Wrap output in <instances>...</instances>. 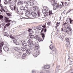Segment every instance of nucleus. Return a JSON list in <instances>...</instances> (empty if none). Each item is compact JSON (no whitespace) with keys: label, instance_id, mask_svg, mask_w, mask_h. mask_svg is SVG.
Instances as JSON below:
<instances>
[{"label":"nucleus","instance_id":"a211bd4d","mask_svg":"<svg viewBox=\"0 0 73 73\" xmlns=\"http://www.w3.org/2000/svg\"><path fill=\"white\" fill-rule=\"evenodd\" d=\"M39 36H38V35H36L35 36V40L34 41V42L36 41V40H38V38L39 37Z\"/></svg>","mask_w":73,"mask_h":73},{"label":"nucleus","instance_id":"9b49d317","mask_svg":"<svg viewBox=\"0 0 73 73\" xmlns=\"http://www.w3.org/2000/svg\"><path fill=\"white\" fill-rule=\"evenodd\" d=\"M3 49L5 52H8L9 50V48L7 46H5L3 47Z\"/></svg>","mask_w":73,"mask_h":73},{"label":"nucleus","instance_id":"de8ad7c7","mask_svg":"<svg viewBox=\"0 0 73 73\" xmlns=\"http://www.w3.org/2000/svg\"><path fill=\"white\" fill-rule=\"evenodd\" d=\"M69 32V31L68 30H66L65 31H64V32L65 33H68Z\"/></svg>","mask_w":73,"mask_h":73},{"label":"nucleus","instance_id":"774afa93","mask_svg":"<svg viewBox=\"0 0 73 73\" xmlns=\"http://www.w3.org/2000/svg\"><path fill=\"white\" fill-rule=\"evenodd\" d=\"M61 31H62H62H63V29L62 28L61 29Z\"/></svg>","mask_w":73,"mask_h":73},{"label":"nucleus","instance_id":"0eeeda50","mask_svg":"<svg viewBox=\"0 0 73 73\" xmlns=\"http://www.w3.org/2000/svg\"><path fill=\"white\" fill-rule=\"evenodd\" d=\"M33 9L34 11H38L39 9V8L36 6H34L33 7Z\"/></svg>","mask_w":73,"mask_h":73},{"label":"nucleus","instance_id":"680f3d73","mask_svg":"<svg viewBox=\"0 0 73 73\" xmlns=\"http://www.w3.org/2000/svg\"><path fill=\"white\" fill-rule=\"evenodd\" d=\"M25 42V40H22L21 41V42Z\"/></svg>","mask_w":73,"mask_h":73},{"label":"nucleus","instance_id":"7c9ffc66","mask_svg":"<svg viewBox=\"0 0 73 73\" xmlns=\"http://www.w3.org/2000/svg\"><path fill=\"white\" fill-rule=\"evenodd\" d=\"M73 11V9H70L69 10H68V11L66 13V15H67V14H68V13H69V12H70V11Z\"/></svg>","mask_w":73,"mask_h":73},{"label":"nucleus","instance_id":"20e7f679","mask_svg":"<svg viewBox=\"0 0 73 73\" xmlns=\"http://www.w3.org/2000/svg\"><path fill=\"white\" fill-rule=\"evenodd\" d=\"M39 54H40V51L38 50H36V53H34L33 54L34 57H36L38 55H39Z\"/></svg>","mask_w":73,"mask_h":73},{"label":"nucleus","instance_id":"dca6fc26","mask_svg":"<svg viewBox=\"0 0 73 73\" xmlns=\"http://www.w3.org/2000/svg\"><path fill=\"white\" fill-rule=\"evenodd\" d=\"M5 18L6 19L5 22L6 23H7V22H10L11 21V20H9V18L5 17Z\"/></svg>","mask_w":73,"mask_h":73},{"label":"nucleus","instance_id":"e433bc0d","mask_svg":"<svg viewBox=\"0 0 73 73\" xmlns=\"http://www.w3.org/2000/svg\"><path fill=\"white\" fill-rule=\"evenodd\" d=\"M67 42H66V44L67 45V46H68V45H69L70 44V42L69 41L68 42V43H67Z\"/></svg>","mask_w":73,"mask_h":73},{"label":"nucleus","instance_id":"f03ea898","mask_svg":"<svg viewBox=\"0 0 73 73\" xmlns=\"http://www.w3.org/2000/svg\"><path fill=\"white\" fill-rule=\"evenodd\" d=\"M9 7L12 11H15V12L18 14H19V10H18V7L16 8V5H11L9 6Z\"/></svg>","mask_w":73,"mask_h":73},{"label":"nucleus","instance_id":"f8f14e48","mask_svg":"<svg viewBox=\"0 0 73 73\" xmlns=\"http://www.w3.org/2000/svg\"><path fill=\"white\" fill-rule=\"evenodd\" d=\"M28 31L29 34H30L31 35H33L34 33L33 31H32V30L30 29H29Z\"/></svg>","mask_w":73,"mask_h":73},{"label":"nucleus","instance_id":"5fc2aeb1","mask_svg":"<svg viewBox=\"0 0 73 73\" xmlns=\"http://www.w3.org/2000/svg\"><path fill=\"white\" fill-rule=\"evenodd\" d=\"M25 8H28V5H25Z\"/></svg>","mask_w":73,"mask_h":73},{"label":"nucleus","instance_id":"1a4fd4ad","mask_svg":"<svg viewBox=\"0 0 73 73\" xmlns=\"http://www.w3.org/2000/svg\"><path fill=\"white\" fill-rule=\"evenodd\" d=\"M3 45H4V44H3V42H1L0 44V53H2V50H1V49H2V48L3 47Z\"/></svg>","mask_w":73,"mask_h":73},{"label":"nucleus","instance_id":"0e129e2a","mask_svg":"<svg viewBox=\"0 0 73 73\" xmlns=\"http://www.w3.org/2000/svg\"><path fill=\"white\" fill-rule=\"evenodd\" d=\"M2 11H3V12H5V10H4V9H2Z\"/></svg>","mask_w":73,"mask_h":73},{"label":"nucleus","instance_id":"6ab92c4d","mask_svg":"<svg viewBox=\"0 0 73 73\" xmlns=\"http://www.w3.org/2000/svg\"><path fill=\"white\" fill-rule=\"evenodd\" d=\"M14 49V50H16V51H17V52L20 50V48H19L18 47L15 48Z\"/></svg>","mask_w":73,"mask_h":73},{"label":"nucleus","instance_id":"f704fd0d","mask_svg":"<svg viewBox=\"0 0 73 73\" xmlns=\"http://www.w3.org/2000/svg\"><path fill=\"white\" fill-rule=\"evenodd\" d=\"M46 10H45V9H44L42 10V12L44 14L46 12Z\"/></svg>","mask_w":73,"mask_h":73},{"label":"nucleus","instance_id":"4d7b16f0","mask_svg":"<svg viewBox=\"0 0 73 73\" xmlns=\"http://www.w3.org/2000/svg\"><path fill=\"white\" fill-rule=\"evenodd\" d=\"M32 73H36V72H35V71H34V70H32Z\"/></svg>","mask_w":73,"mask_h":73},{"label":"nucleus","instance_id":"6e6d98bb","mask_svg":"<svg viewBox=\"0 0 73 73\" xmlns=\"http://www.w3.org/2000/svg\"><path fill=\"white\" fill-rule=\"evenodd\" d=\"M11 38H12V39H15V37H14L13 36L10 37Z\"/></svg>","mask_w":73,"mask_h":73},{"label":"nucleus","instance_id":"8fccbe9b","mask_svg":"<svg viewBox=\"0 0 73 73\" xmlns=\"http://www.w3.org/2000/svg\"><path fill=\"white\" fill-rule=\"evenodd\" d=\"M23 34L24 35H27V32L26 31H24L23 32Z\"/></svg>","mask_w":73,"mask_h":73},{"label":"nucleus","instance_id":"13d9d810","mask_svg":"<svg viewBox=\"0 0 73 73\" xmlns=\"http://www.w3.org/2000/svg\"><path fill=\"white\" fill-rule=\"evenodd\" d=\"M44 32L45 33V32H46V29H44Z\"/></svg>","mask_w":73,"mask_h":73},{"label":"nucleus","instance_id":"6e6552de","mask_svg":"<svg viewBox=\"0 0 73 73\" xmlns=\"http://www.w3.org/2000/svg\"><path fill=\"white\" fill-rule=\"evenodd\" d=\"M31 15L33 17H35L37 16V14L35 12H32L31 13Z\"/></svg>","mask_w":73,"mask_h":73},{"label":"nucleus","instance_id":"9d476101","mask_svg":"<svg viewBox=\"0 0 73 73\" xmlns=\"http://www.w3.org/2000/svg\"><path fill=\"white\" fill-rule=\"evenodd\" d=\"M23 3H24V2L23 1H18V3H17V5H21V4L22 5L23 4Z\"/></svg>","mask_w":73,"mask_h":73},{"label":"nucleus","instance_id":"72a5a7b5","mask_svg":"<svg viewBox=\"0 0 73 73\" xmlns=\"http://www.w3.org/2000/svg\"><path fill=\"white\" fill-rule=\"evenodd\" d=\"M31 1H27L26 2V3L27 4H28L30 5L31 4Z\"/></svg>","mask_w":73,"mask_h":73},{"label":"nucleus","instance_id":"412c9836","mask_svg":"<svg viewBox=\"0 0 73 73\" xmlns=\"http://www.w3.org/2000/svg\"><path fill=\"white\" fill-rule=\"evenodd\" d=\"M27 49V48L26 47H22L21 48V49L22 51H23V52L25 51V50Z\"/></svg>","mask_w":73,"mask_h":73},{"label":"nucleus","instance_id":"bb28decb","mask_svg":"<svg viewBox=\"0 0 73 73\" xmlns=\"http://www.w3.org/2000/svg\"><path fill=\"white\" fill-rule=\"evenodd\" d=\"M53 13H52V11H49V15L51 16L53 15Z\"/></svg>","mask_w":73,"mask_h":73},{"label":"nucleus","instance_id":"e2e57ef3","mask_svg":"<svg viewBox=\"0 0 73 73\" xmlns=\"http://www.w3.org/2000/svg\"><path fill=\"white\" fill-rule=\"evenodd\" d=\"M1 9H3L4 8H3V7H2V6H1Z\"/></svg>","mask_w":73,"mask_h":73},{"label":"nucleus","instance_id":"2eb2a0df","mask_svg":"<svg viewBox=\"0 0 73 73\" xmlns=\"http://www.w3.org/2000/svg\"><path fill=\"white\" fill-rule=\"evenodd\" d=\"M44 68L46 69H49L50 68V66L49 65H46L44 66Z\"/></svg>","mask_w":73,"mask_h":73},{"label":"nucleus","instance_id":"39448f33","mask_svg":"<svg viewBox=\"0 0 73 73\" xmlns=\"http://www.w3.org/2000/svg\"><path fill=\"white\" fill-rule=\"evenodd\" d=\"M37 13L38 17L40 18L38 19H40V20H42L41 18H42V15L41 14V13L38 11L37 12Z\"/></svg>","mask_w":73,"mask_h":73},{"label":"nucleus","instance_id":"ea45409f","mask_svg":"<svg viewBox=\"0 0 73 73\" xmlns=\"http://www.w3.org/2000/svg\"><path fill=\"white\" fill-rule=\"evenodd\" d=\"M66 42H67V43H68V42L69 41V38H66Z\"/></svg>","mask_w":73,"mask_h":73},{"label":"nucleus","instance_id":"a18cd8bd","mask_svg":"<svg viewBox=\"0 0 73 73\" xmlns=\"http://www.w3.org/2000/svg\"><path fill=\"white\" fill-rule=\"evenodd\" d=\"M22 56H24L25 57H26V56H27V54L26 53H24L23 54Z\"/></svg>","mask_w":73,"mask_h":73},{"label":"nucleus","instance_id":"aec40b11","mask_svg":"<svg viewBox=\"0 0 73 73\" xmlns=\"http://www.w3.org/2000/svg\"><path fill=\"white\" fill-rule=\"evenodd\" d=\"M26 52L27 54H30V53H31V51H30V50H29V49H28L26 50Z\"/></svg>","mask_w":73,"mask_h":73},{"label":"nucleus","instance_id":"09e8293b","mask_svg":"<svg viewBox=\"0 0 73 73\" xmlns=\"http://www.w3.org/2000/svg\"><path fill=\"white\" fill-rule=\"evenodd\" d=\"M73 21V20H71V18H70V24H71V23H72V22Z\"/></svg>","mask_w":73,"mask_h":73},{"label":"nucleus","instance_id":"f257e3e1","mask_svg":"<svg viewBox=\"0 0 73 73\" xmlns=\"http://www.w3.org/2000/svg\"><path fill=\"white\" fill-rule=\"evenodd\" d=\"M50 2L52 5L54 6L53 9L54 10H56V9H58V8H60V7L59 5H58L57 2L56 1L51 0Z\"/></svg>","mask_w":73,"mask_h":73},{"label":"nucleus","instance_id":"2f4dec72","mask_svg":"<svg viewBox=\"0 0 73 73\" xmlns=\"http://www.w3.org/2000/svg\"><path fill=\"white\" fill-rule=\"evenodd\" d=\"M50 48L51 50H52V49H53V46H52V44L50 45Z\"/></svg>","mask_w":73,"mask_h":73},{"label":"nucleus","instance_id":"052dcab7","mask_svg":"<svg viewBox=\"0 0 73 73\" xmlns=\"http://www.w3.org/2000/svg\"><path fill=\"white\" fill-rule=\"evenodd\" d=\"M55 28H56V29H57V26H56H56L55 27Z\"/></svg>","mask_w":73,"mask_h":73},{"label":"nucleus","instance_id":"f3484780","mask_svg":"<svg viewBox=\"0 0 73 73\" xmlns=\"http://www.w3.org/2000/svg\"><path fill=\"white\" fill-rule=\"evenodd\" d=\"M43 31V30H41V31L40 32V33H41L42 37L43 38V39H44V37H45V35L43 33H41V32Z\"/></svg>","mask_w":73,"mask_h":73},{"label":"nucleus","instance_id":"473e14b6","mask_svg":"<svg viewBox=\"0 0 73 73\" xmlns=\"http://www.w3.org/2000/svg\"><path fill=\"white\" fill-rule=\"evenodd\" d=\"M48 15V12L46 11L44 14V16L45 17Z\"/></svg>","mask_w":73,"mask_h":73},{"label":"nucleus","instance_id":"58836bf2","mask_svg":"<svg viewBox=\"0 0 73 73\" xmlns=\"http://www.w3.org/2000/svg\"><path fill=\"white\" fill-rule=\"evenodd\" d=\"M6 13L7 16H9V17H11V16H12V15H11V14H10L9 13Z\"/></svg>","mask_w":73,"mask_h":73},{"label":"nucleus","instance_id":"a19ab883","mask_svg":"<svg viewBox=\"0 0 73 73\" xmlns=\"http://www.w3.org/2000/svg\"><path fill=\"white\" fill-rule=\"evenodd\" d=\"M60 23H58V22H57V23L56 25V26H57V27H59V25H60Z\"/></svg>","mask_w":73,"mask_h":73},{"label":"nucleus","instance_id":"393cba45","mask_svg":"<svg viewBox=\"0 0 73 73\" xmlns=\"http://www.w3.org/2000/svg\"><path fill=\"white\" fill-rule=\"evenodd\" d=\"M37 29H38L39 30H41L42 28L41 27V26H39L37 27Z\"/></svg>","mask_w":73,"mask_h":73},{"label":"nucleus","instance_id":"3c124183","mask_svg":"<svg viewBox=\"0 0 73 73\" xmlns=\"http://www.w3.org/2000/svg\"><path fill=\"white\" fill-rule=\"evenodd\" d=\"M68 3L67 2H65L64 4H65V7L67 6V5H68Z\"/></svg>","mask_w":73,"mask_h":73},{"label":"nucleus","instance_id":"c85d7f7f","mask_svg":"<svg viewBox=\"0 0 73 73\" xmlns=\"http://www.w3.org/2000/svg\"><path fill=\"white\" fill-rule=\"evenodd\" d=\"M24 8H25V7H24L22 6L20 7V9L21 11L23 10H24Z\"/></svg>","mask_w":73,"mask_h":73},{"label":"nucleus","instance_id":"423d86ee","mask_svg":"<svg viewBox=\"0 0 73 73\" xmlns=\"http://www.w3.org/2000/svg\"><path fill=\"white\" fill-rule=\"evenodd\" d=\"M29 38L30 39V40H31L33 41L34 40H35V35H29Z\"/></svg>","mask_w":73,"mask_h":73},{"label":"nucleus","instance_id":"69168bd1","mask_svg":"<svg viewBox=\"0 0 73 73\" xmlns=\"http://www.w3.org/2000/svg\"><path fill=\"white\" fill-rule=\"evenodd\" d=\"M13 32L14 33H16V31H13Z\"/></svg>","mask_w":73,"mask_h":73},{"label":"nucleus","instance_id":"4c0bfd02","mask_svg":"<svg viewBox=\"0 0 73 73\" xmlns=\"http://www.w3.org/2000/svg\"><path fill=\"white\" fill-rule=\"evenodd\" d=\"M4 2L5 4L6 5L8 4V1H7V0H4Z\"/></svg>","mask_w":73,"mask_h":73},{"label":"nucleus","instance_id":"338daca9","mask_svg":"<svg viewBox=\"0 0 73 73\" xmlns=\"http://www.w3.org/2000/svg\"><path fill=\"white\" fill-rule=\"evenodd\" d=\"M12 36V35H11H11H10V37H11Z\"/></svg>","mask_w":73,"mask_h":73},{"label":"nucleus","instance_id":"c9c22d12","mask_svg":"<svg viewBox=\"0 0 73 73\" xmlns=\"http://www.w3.org/2000/svg\"><path fill=\"white\" fill-rule=\"evenodd\" d=\"M3 15H0V19L1 20H3Z\"/></svg>","mask_w":73,"mask_h":73},{"label":"nucleus","instance_id":"79ce46f5","mask_svg":"<svg viewBox=\"0 0 73 73\" xmlns=\"http://www.w3.org/2000/svg\"><path fill=\"white\" fill-rule=\"evenodd\" d=\"M34 5V3H33V2H31V3H30V5H31V6H33Z\"/></svg>","mask_w":73,"mask_h":73},{"label":"nucleus","instance_id":"c756f323","mask_svg":"<svg viewBox=\"0 0 73 73\" xmlns=\"http://www.w3.org/2000/svg\"><path fill=\"white\" fill-rule=\"evenodd\" d=\"M37 40L39 41V42H40V41H42V39L41 38L40 36L38 38V39Z\"/></svg>","mask_w":73,"mask_h":73},{"label":"nucleus","instance_id":"49530a36","mask_svg":"<svg viewBox=\"0 0 73 73\" xmlns=\"http://www.w3.org/2000/svg\"><path fill=\"white\" fill-rule=\"evenodd\" d=\"M46 9H45L46 11H48L49 9L48 8L46 7H45Z\"/></svg>","mask_w":73,"mask_h":73},{"label":"nucleus","instance_id":"b1692460","mask_svg":"<svg viewBox=\"0 0 73 73\" xmlns=\"http://www.w3.org/2000/svg\"><path fill=\"white\" fill-rule=\"evenodd\" d=\"M22 45L23 46H26L28 45V44H27V43H23L22 44Z\"/></svg>","mask_w":73,"mask_h":73},{"label":"nucleus","instance_id":"37998d69","mask_svg":"<svg viewBox=\"0 0 73 73\" xmlns=\"http://www.w3.org/2000/svg\"><path fill=\"white\" fill-rule=\"evenodd\" d=\"M9 4H12V0L9 1Z\"/></svg>","mask_w":73,"mask_h":73},{"label":"nucleus","instance_id":"a878e982","mask_svg":"<svg viewBox=\"0 0 73 73\" xmlns=\"http://www.w3.org/2000/svg\"><path fill=\"white\" fill-rule=\"evenodd\" d=\"M4 36L8 37L9 36V34L5 32L4 33Z\"/></svg>","mask_w":73,"mask_h":73},{"label":"nucleus","instance_id":"603ef678","mask_svg":"<svg viewBox=\"0 0 73 73\" xmlns=\"http://www.w3.org/2000/svg\"><path fill=\"white\" fill-rule=\"evenodd\" d=\"M66 12V11H65V10L63 12V14H64H64H65Z\"/></svg>","mask_w":73,"mask_h":73},{"label":"nucleus","instance_id":"c03bdc74","mask_svg":"<svg viewBox=\"0 0 73 73\" xmlns=\"http://www.w3.org/2000/svg\"><path fill=\"white\" fill-rule=\"evenodd\" d=\"M24 9L25 11H28V8H24Z\"/></svg>","mask_w":73,"mask_h":73},{"label":"nucleus","instance_id":"bf43d9fd","mask_svg":"<svg viewBox=\"0 0 73 73\" xmlns=\"http://www.w3.org/2000/svg\"><path fill=\"white\" fill-rule=\"evenodd\" d=\"M4 8H5V9L6 10H7V7L5 6L4 7Z\"/></svg>","mask_w":73,"mask_h":73},{"label":"nucleus","instance_id":"cd10ccee","mask_svg":"<svg viewBox=\"0 0 73 73\" xmlns=\"http://www.w3.org/2000/svg\"><path fill=\"white\" fill-rule=\"evenodd\" d=\"M13 42L14 43H15L17 45H18V44H17V40H13Z\"/></svg>","mask_w":73,"mask_h":73},{"label":"nucleus","instance_id":"ddd939ff","mask_svg":"<svg viewBox=\"0 0 73 73\" xmlns=\"http://www.w3.org/2000/svg\"><path fill=\"white\" fill-rule=\"evenodd\" d=\"M26 16L27 17H29L31 16V13L29 12H26Z\"/></svg>","mask_w":73,"mask_h":73},{"label":"nucleus","instance_id":"4468645a","mask_svg":"<svg viewBox=\"0 0 73 73\" xmlns=\"http://www.w3.org/2000/svg\"><path fill=\"white\" fill-rule=\"evenodd\" d=\"M67 29H68L69 31H71L72 32V29L71 27H70V25L69 24L67 26Z\"/></svg>","mask_w":73,"mask_h":73},{"label":"nucleus","instance_id":"5701e85b","mask_svg":"<svg viewBox=\"0 0 73 73\" xmlns=\"http://www.w3.org/2000/svg\"><path fill=\"white\" fill-rule=\"evenodd\" d=\"M11 25V24H10V23H7L4 26V28L5 29L6 28V27H8V26H9Z\"/></svg>","mask_w":73,"mask_h":73},{"label":"nucleus","instance_id":"864d4df0","mask_svg":"<svg viewBox=\"0 0 73 73\" xmlns=\"http://www.w3.org/2000/svg\"><path fill=\"white\" fill-rule=\"evenodd\" d=\"M22 59H25V57L22 55Z\"/></svg>","mask_w":73,"mask_h":73},{"label":"nucleus","instance_id":"4be33fe9","mask_svg":"<svg viewBox=\"0 0 73 73\" xmlns=\"http://www.w3.org/2000/svg\"><path fill=\"white\" fill-rule=\"evenodd\" d=\"M39 48L40 46H39V45L36 44L35 45V49H39Z\"/></svg>","mask_w":73,"mask_h":73},{"label":"nucleus","instance_id":"7ed1b4c3","mask_svg":"<svg viewBox=\"0 0 73 73\" xmlns=\"http://www.w3.org/2000/svg\"><path fill=\"white\" fill-rule=\"evenodd\" d=\"M32 40H31V39H29L27 42L28 44H29V45L30 46H33L35 45V44L34 43H32L33 42H34V41Z\"/></svg>","mask_w":73,"mask_h":73}]
</instances>
